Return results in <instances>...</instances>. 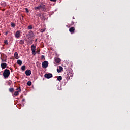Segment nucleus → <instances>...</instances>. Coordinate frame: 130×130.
<instances>
[{
    "mask_svg": "<svg viewBox=\"0 0 130 130\" xmlns=\"http://www.w3.org/2000/svg\"><path fill=\"white\" fill-rule=\"evenodd\" d=\"M31 51H32V53H35L34 54H35V52L36 51V46H35V45H34V44L31 45Z\"/></svg>",
    "mask_w": 130,
    "mask_h": 130,
    "instance_id": "obj_6",
    "label": "nucleus"
},
{
    "mask_svg": "<svg viewBox=\"0 0 130 130\" xmlns=\"http://www.w3.org/2000/svg\"><path fill=\"white\" fill-rule=\"evenodd\" d=\"M25 11H26V13H29V10L28 9V8H26Z\"/></svg>",
    "mask_w": 130,
    "mask_h": 130,
    "instance_id": "obj_27",
    "label": "nucleus"
},
{
    "mask_svg": "<svg viewBox=\"0 0 130 130\" xmlns=\"http://www.w3.org/2000/svg\"><path fill=\"white\" fill-rule=\"evenodd\" d=\"M45 29H41L40 32H41V33H43V32H45Z\"/></svg>",
    "mask_w": 130,
    "mask_h": 130,
    "instance_id": "obj_26",
    "label": "nucleus"
},
{
    "mask_svg": "<svg viewBox=\"0 0 130 130\" xmlns=\"http://www.w3.org/2000/svg\"><path fill=\"white\" fill-rule=\"evenodd\" d=\"M19 92H18V91H15V92H14V96H15V97H17L19 94Z\"/></svg>",
    "mask_w": 130,
    "mask_h": 130,
    "instance_id": "obj_17",
    "label": "nucleus"
},
{
    "mask_svg": "<svg viewBox=\"0 0 130 130\" xmlns=\"http://www.w3.org/2000/svg\"><path fill=\"white\" fill-rule=\"evenodd\" d=\"M16 90H17L16 91L18 92L19 93H21V91H22V89H21V87H19L18 88H16Z\"/></svg>",
    "mask_w": 130,
    "mask_h": 130,
    "instance_id": "obj_15",
    "label": "nucleus"
},
{
    "mask_svg": "<svg viewBox=\"0 0 130 130\" xmlns=\"http://www.w3.org/2000/svg\"><path fill=\"white\" fill-rule=\"evenodd\" d=\"M11 72H10V70L5 69L3 72V76L5 79L9 78Z\"/></svg>",
    "mask_w": 130,
    "mask_h": 130,
    "instance_id": "obj_2",
    "label": "nucleus"
},
{
    "mask_svg": "<svg viewBox=\"0 0 130 130\" xmlns=\"http://www.w3.org/2000/svg\"><path fill=\"white\" fill-rule=\"evenodd\" d=\"M45 56L44 55H42L41 56V59H43L44 58Z\"/></svg>",
    "mask_w": 130,
    "mask_h": 130,
    "instance_id": "obj_32",
    "label": "nucleus"
},
{
    "mask_svg": "<svg viewBox=\"0 0 130 130\" xmlns=\"http://www.w3.org/2000/svg\"><path fill=\"white\" fill-rule=\"evenodd\" d=\"M21 69L22 70V71H23V72H24V71H25V70H26V66L25 65H23L21 67Z\"/></svg>",
    "mask_w": 130,
    "mask_h": 130,
    "instance_id": "obj_16",
    "label": "nucleus"
},
{
    "mask_svg": "<svg viewBox=\"0 0 130 130\" xmlns=\"http://www.w3.org/2000/svg\"><path fill=\"white\" fill-rule=\"evenodd\" d=\"M42 66L43 69H46L48 67V62L47 61H44L42 62Z\"/></svg>",
    "mask_w": 130,
    "mask_h": 130,
    "instance_id": "obj_3",
    "label": "nucleus"
},
{
    "mask_svg": "<svg viewBox=\"0 0 130 130\" xmlns=\"http://www.w3.org/2000/svg\"><path fill=\"white\" fill-rule=\"evenodd\" d=\"M28 36H30V37L31 38H33V37H34V36H35L34 35V33L33 32V31L32 30H30L29 32H28Z\"/></svg>",
    "mask_w": 130,
    "mask_h": 130,
    "instance_id": "obj_8",
    "label": "nucleus"
},
{
    "mask_svg": "<svg viewBox=\"0 0 130 130\" xmlns=\"http://www.w3.org/2000/svg\"><path fill=\"white\" fill-rule=\"evenodd\" d=\"M14 91H15L14 88H9V92H10V93H13Z\"/></svg>",
    "mask_w": 130,
    "mask_h": 130,
    "instance_id": "obj_18",
    "label": "nucleus"
},
{
    "mask_svg": "<svg viewBox=\"0 0 130 130\" xmlns=\"http://www.w3.org/2000/svg\"><path fill=\"white\" fill-rule=\"evenodd\" d=\"M27 86H31L32 85V82L31 81H28L27 83Z\"/></svg>",
    "mask_w": 130,
    "mask_h": 130,
    "instance_id": "obj_23",
    "label": "nucleus"
},
{
    "mask_svg": "<svg viewBox=\"0 0 130 130\" xmlns=\"http://www.w3.org/2000/svg\"><path fill=\"white\" fill-rule=\"evenodd\" d=\"M70 77H73V73H71Z\"/></svg>",
    "mask_w": 130,
    "mask_h": 130,
    "instance_id": "obj_35",
    "label": "nucleus"
},
{
    "mask_svg": "<svg viewBox=\"0 0 130 130\" xmlns=\"http://www.w3.org/2000/svg\"><path fill=\"white\" fill-rule=\"evenodd\" d=\"M31 74L32 72H31V70L27 69L25 71V75L26 76H31Z\"/></svg>",
    "mask_w": 130,
    "mask_h": 130,
    "instance_id": "obj_7",
    "label": "nucleus"
},
{
    "mask_svg": "<svg viewBox=\"0 0 130 130\" xmlns=\"http://www.w3.org/2000/svg\"><path fill=\"white\" fill-rule=\"evenodd\" d=\"M14 57L16 58V59H19V55L18 54L17 52H15L14 53Z\"/></svg>",
    "mask_w": 130,
    "mask_h": 130,
    "instance_id": "obj_11",
    "label": "nucleus"
},
{
    "mask_svg": "<svg viewBox=\"0 0 130 130\" xmlns=\"http://www.w3.org/2000/svg\"><path fill=\"white\" fill-rule=\"evenodd\" d=\"M8 34H9V31H7L5 32V35H8Z\"/></svg>",
    "mask_w": 130,
    "mask_h": 130,
    "instance_id": "obj_31",
    "label": "nucleus"
},
{
    "mask_svg": "<svg viewBox=\"0 0 130 130\" xmlns=\"http://www.w3.org/2000/svg\"><path fill=\"white\" fill-rule=\"evenodd\" d=\"M1 67L2 69L4 70V69H6L7 68V63H2L1 64Z\"/></svg>",
    "mask_w": 130,
    "mask_h": 130,
    "instance_id": "obj_10",
    "label": "nucleus"
},
{
    "mask_svg": "<svg viewBox=\"0 0 130 130\" xmlns=\"http://www.w3.org/2000/svg\"><path fill=\"white\" fill-rule=\"evenodd\" d=\"M2 62H7V59H2Z\"/></svg>",
    "mask_w": 130,
    "mask_h": 130,
    "instance_id": "obj_28",
    "label": "nucleus"
},
{
    "mask_svg": "<svg viewBox=\"0 0 130 130\" xmlns=\"http://www.w3.org/2000/svg\"><path fill=\"white\" fill-rule=\"evenodd\" d=\"M74 24H75V22L74 21L72 22L71 25H74Z\"/></svg>",
    "mask_w": 130,
    "mask_h": 130,
    "instance_id": "obj_33",
    "label": "nucleus"
},
{
    "mask_svg": "<svg viewBox=\"0 0 130 130\" xmlns=\"http://www.w3.org/2000/svg\"><path fill=\"white\" fill-rule=\"evenodd\" d=\"M58 81H61L62 80V77L61 76H59L57 77Z\"/></svg>",
    "mask_w": 130,
    "mask_h": 130,
    "instance_id": "obj_19",
    "label": "nucleus"
},
{
    "mask_svg": "<svg viewBox=\"0 0 130 130\" xmlns=\"http://www.w3.org/2000/svg\"><path fill=\"white\" fill-rule=\"evenodd\" d=\"M45 78H46L47 79H50V78H52V74L51 73H48V74H45L44 75Z\"/></svg>",
    "mask_w": 130,
    "mask_h": 130,
    "instance_id": "obj_5",
    "label": "nucleus"
},
{
    "mask_svg": "<svg viewBox=\"0 0 130 130\" xmlns=\"http://www.w3.org/2000/svg\"><path fill=\"white\" fill-rule=\"evenodd\" d=\"M4 43H5V44H6V45H8V41H7V40H5V41H4Z\"/></svg>",
    "mask_w": 130,
    "mask_h": 130,
    "instance_id": "obj_24",
    "label": "nucleus"
},
{
    "mask_svg": "<svg viewBox=\"0 0 130 130\" xmlns=\"http://www.w3.org/2000/svg\"><path fill=\"white\" fill-rule=\"evenodd\" d=\"M36 41H37V39L35 40V42H36Z\"/></svg>",
    "mask_w": 130,
    "mask_h": 130,
    "instance_id": "obj_37",
    "label": "nucleus"
},
{
    "mask_svg": "<svg viewBox=\"0 0 130 130\" xmlns=\"http://www.w3.org/2000/svg\"><path fill=\"white\" fill-rule=\"evenodd\" d=\"M17 64H19V66H22V60H18L17 61Z\"/></svg>",
    "mask_w": 130,
    "mask_h": 130,
    "instance_id": "obj_14",
    "label": "nucleus"
},
{
    "mask_svg": "<svg viewBox=\"0 0 130 130\" xmlns=\"http://www.w3.org/2000/svg\"><path fill=\"white\" fill-rule=\"evenodd\" d=\"M70 76V73L68 74V77L67 78V80H68V79H70V76Z\"/></svg>",
    "mask_w": 130,
    "mask_h": 130,
    "instance_id": "obj_30",
    "label": "nucleus"
},
{
    "mask_svg": "<svg viewBox=\"0 0 130 130\" xmlns=\"http://www.w3.org/2000/svg\"><path fill=\"white\" fill-rule=\"evenodd\" d=\"M28 30H32L33 29V27L32 26V25H30L28 26Z\"/></svg>",
    "mask_w": 130,
    "mask_h": 130,
    "instance_id": "obj_21",
    "label": "nucleus"
},
{
    "mask_svg": "<svg viewBox=\"0 0 130 130\" xmlns=\"http://www.w3.org/2000/svg\"><path fill=\"white\" fill-rule=\"evenodd\" d=\"M19 43L20 44L23 45L24 43H25V42L24 41V40H21L20 41Z\"/></svg>",
    "mask_w": 130,
    "mask_h": 130,
    "instance_id": "obj_20",
    "label": "nucleus"
},
{
    "mask_svg": "<svg viewBox=\"0 0 130 130\" xmlns=\"http://www.w3.org/2000/svg\"><path fill=\"white\" fill-rule=\"evenodd\" d=\"M38 16L41 18V19H42L43 20V19H45V17L43 14H38Z\"/></svg>",
    "mask_w": 130,
    "mask_h": 130,
    "instance_id": "obj_12",
    "label": "nucleus"
},
{
    "mask_svg": "<svg viewBox=\"0 0 130 130\" xmlns=\"http://www.w3.org/2000/svg\"><path fill=\"white\" fill-rule=\"evenodd\" d=\"M73 19H75V17H73Z\"/></svg>",
    "mask_w": 130,
    "mask_h": 130,
    "instance_id": "obj_38",
    "label": "nucleus"
},
{
    "mask_svg": "<svg viewBox=\"0 0 130 130\" xmlns=\"http://www.w3.org/2000/svg\"><path fill=\"white\" fill-rule=\"evenodd\" d=\"M51 2H56L57 0H50Z\"/></svg>",
    "mask_w": 130,
    "mask_h": 130,
    "instance_id": "obj_34",
    "label": "nucleus"
},
{
    "mask_svg": "<svg viewBox=\"0 0 130 130\" xmlns=\"http://www.w3.org/2000/svg\"><path fill=\"white\" fill-rule=\"evenodd\" d=\"M15 37L16 38H20L21 37V30H18L15 32Z\"/></svg>",
    "mask_w": 130,
    "mask_h": 130,
    "instance_id": "obj_4",
    "label": "nucleus"
},
{
    "mask_svg": "<svg viewBox=\"0 0 130 130\" xmlns=\"http://www.w3.org/2000/svg\"><path fill=\"white\" fill-rule=\"evenodd\" d=\"M59 70L61 71H62V70H63L62 67H61V66H59Z\"/></svg>",
    "mask_w": 130,
    "mask_h": 130,
    "instance_id": "obj_25",
    "label": "nucleus"
},
{
    "mask_svg": "<svg viewBox=\"0 0 130 130\" xmlns=\"http://www.w3.org/2000/svg\"><path fill=\"white\" fill-rule=\"evenodd\" d=\"M69 32H70V33H71V34L75 33V27H71V28H70Z\"/></svg>",
    "mask_w": 130,
    "mask_h": 130,
    "instance_id": "obj_9",
    "label": "nucleus"
},
{
    "mask_svg": "<svg viewBox=\"0 0 130 130\" xmlns=\"http://www.w3.org/2000/svg\"><path fill=\"white\" fill-rule=\"evenodd\" d=\"M45 6V3L41 2L38 7H35V10H40V9H42L43 11H45L46 10Z\"/></svg>",
    "mask_w": 130,
    "mask_h": 130,
    "instance_id": "obj_1",
    "label": "nucleus"
},
{
    "mask_svg": "<svg viewBox=\"0 0 130 130\" xmlns=\"http://www.w3.org/2000/svg\"><path fill=\"white\" fill-rule=\"evenodd\" d=\"M57 72L58 73H60V72H61V70H59L58 69H57Z\"/></svg>",
    "mask_w": 130,
    "mask_h": 130,
    "instance_id": "obj_29",
    "label": "nucleus"
},
{
    "mask_svg": "<svg viewBox=\"0 0 130 130\" xmlns=\"http://www.w3.org/2000/svg\"><path fill=\"white\" fill-rule=\"evenodd\" d=\"M29 43H31V44H32V43H33V42H32V41H30V42H29Z\"/></svg>",
    "mask_w": 130,
    "mask_h": 130,
    "instance_id": "obj_36",
    "label": "nucleus"
},
{
    "mask_svg": "<svg viewBox=\"0 0 130 130\" xmlns=\"http://www.w3.org/2000/svg\"><path fill=\"white\" fill-rule=\"evenodd\" d=\"M55 61L56 63H59V62H60V59H59V58H57L55 59Z\"/></svg>",
    "mask_w": 130,
    "mask_h": 130,
    "instance_id": "obj_13",
    "label": "nucleus"
},
{
    "mask_svg": "<svg viewBox=\"0 0 130 130\" xmlns=\"http://www.w3.org/2000/svg\"><path fill=\"white\" fill-rule=\"evenodd\" d=\"M11 27H12V28H15V27H16V24L13 22L11 23Z\"/></svg>",
    "mask_w": 130,
    "mask_h": 130,
    "instance_id": "obj_22",
    "label": "nucleus"
}]
</instances>
